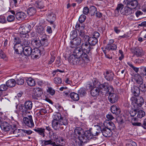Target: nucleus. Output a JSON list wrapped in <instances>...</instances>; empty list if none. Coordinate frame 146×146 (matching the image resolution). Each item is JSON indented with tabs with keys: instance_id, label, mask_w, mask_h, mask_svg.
I'll list each match as a JSON object with an SVG mask.
<instances>
[{
	"instance_id": "nucleus-1",
	"label": "nucleus",
	"mask_w": 146,
	"mask_h": 146,
	"mask_svg": "<svg viewBox=\"0 0 146 146\" xmlns=\"http://www.w3.org/2000/svg\"><path fill=\"white\" fill-rule=\"evenodd\" d=\"M92 136L91 133V130L85 131L79 138V141L77 143L78 146H84L85 143H87V140H89L92 138Z\"/></svg>"
},
{
	"instance_id": "nucleus-2",
	"label": "nucleus",
	"mask_w": 146,
	"mask_h": 146,
	"mask_svg": "<svg viewBox=\"0 0 146 146\" xmlns=\"http://www.w3.org/2000/svg\"><path fill=\"white\" fill-rule=\"evenodd\" d=\"M132 104L135 108H138L144 104V101L142 97L141 96H132L130 99Z\"/></svg>"
},
{
	"instance_id": "nucleus-3",
	"label": "nucleus",
	"mask_w": 146,
	"mask_h": 146,
	"mask_svg": "<svg viewBox=\"0 0 146 146\" xmlns=\"http://www.w3.org/2000/svg\"><path fill=\"white\" fill-rule=\"evenodd\" d=\"M33 107V103L30 101H26L24 105H21L19 107V109L24 114V113H27L29 112L28 111L31 110Z\"/></svg>"
},
{
	"instance_id": "nucleus-4",
	"label": "nucleus",
	"mask_w": 146,
	"mask_h": 146,
	"mask_svg": "<svg viewBox=\"0 0 146 146\" xmlns=\"http://www.w3.org/2000/svg\"><path fill=\"white\" fill-rule=\"evenodd\" d=\"M123 3L132 9H138V2L137 0H124Z\"/></svg>"
},
{
	"instance_id": "nucleus-5",
	"label": "nucleus",
	"mask_w": 146,
	"mask_h": 146,
	"mask_svg": "<svg viewBox=\"0 0 146 146\" xmlns=\"http://www.w3.org/2000/svg\"><path fill=\"white\" fill-rule=\"evenodd\" d=\"M68 61L72 64H81L82 60L80 59L79 56L72 54L69 56Z\"/></svg>"
},
{
	"instance_id": "nucleus-6",
	"label": "nucleus",
	"mask_w": 146,
	"mask_h": 146,
	"mask_svg": "<svg viewBox=\"0 0 146 146\" xmlns=\"http://www.w3.org/2000/svg\"><path fill=\"white\" fill-rule=\"evenodd\" d=\"M3 119L0 117V127L1 129L4 131H7L11 130L13 125H10L8 122L5 121H2Z\"/></svg>"
},
{
	"instance_id": "nucleus-7",
	"label": "nucleus",
	"mask_w": 146,
	"mask_h": 146,
	"mask_svg": "<svg viewBox=\"0 0 146 146\" xmlns=\"http://www.w3.org/2000/svg\"><path fill=\"white\" fill-rule=\"evenodd\" d=\"M96 83H92L91 84H89L90 88L91 89V94L93 96H98L101 93L98 87L94 85Z\"/></svg>"
},
{
	"instance_id": "nucleus-8",
	"label": "nucleus",
	"mask_w": 146,
	"mask_h": 146,
	"mask_svg": "<svg viewBox=\"0 0 146 146\" xmlns=\"http://www.w3.org/2000/svg\"><path fill=\"white\" fill-rule=\"evenodd\" d=\"M23 121L25 125L30 128H32L34 126L32 117L31 115H29L28 117H24Z\"/></svg>"
},
{
	"instance_id": "nucleus-9",
	"label": "nucleus",
	"mask_w": 146,
	"mask_h": 146,
	"mask_svg": "<svg viewBox=\"0 0 146 146\" xmlns=\"http://www.w3.org/2000/svg\"><path fill=\"white\" fill-rule=\"evenodd\" d=\"M43 90L39 88H34L33 90L32 97L33 98L37 99L41 96L43 93Z\"/></svg>"
},
{
	"instance_id": "nucleus-10",
	"label": "nucleus",
	"mask_w": 146,
	"mask_h": 146,
	"mask_svg": "<svg viewBox=\"0 0 146 146\" xmlns=\"http://www.w3.org/2000/svg\"><path fill=\"white\" fill-rule=\"evenodd\" d=\"M119 98V97L118 95L115 93L110 94L108 97L109 102L112 104L117 102Z\"/></svg>"
},
{
	"instance_id": "nucleus-11",
	"label": "nucleus",
	"mask_w": 146,
	"mask_h": 146,
	"mask_svg": "<svg viewBox=\"0 0 146 146\" xmlns=\"http://www.w3.org/2000/svg\"><path fill=\"white\" fill-rule=\"evenodd\" d=\"M120 13L123 15L127 16L131 14L132 13V9L128 6L123 7L120 11Z\"/></svg>"
},
{
	"instance_id": "nucleus-12",
	"label": "nucleus",
	"mask_w": 146,
	"mask_h": 146,
	"mask_svg": "<svg viewBox=\"0 0 146 146\" xmlns=\"http://www.w3.org/2000/svg\"><path fill=\"white\" fill-rule=\"evenodd\" d=\"M81 42V39L79 37L73 38L70 42V46L72 48H76L80 44Z\"/></svg>"
},
{
	"instance_id": "nucleus-13",
	"label": "nucleus",
	"mask_w": 146,
	"mask_h": 146,
	"mask_svg": "<svg viewBox=\"0 0 146 146\" xmlns=\"http://www.w3.org/2000/svg\"><path fill=\"white\" fill-rule=\"evenodd\" d=\"M132 53L133 54V55L132 56L133 57L135 55L137 57H140L143 55V51L141 48L136 47L132 50L131 51Z\"/></svg>"
},
{
	"instance_id": "nucleus-14",
	"label": "nucleus",
	"mask_w": 146,
	"mask_h": 146,
	"mask_svg": "<svg viewBox=\"0 0 146 146\" xmlns=\"http://www.w3.org/2000/svg\"><path fill=\"white\" fill-rule=\"evenodd\" d=\"M102 135L105 137H110L112 134V132L106 127H104L103 126V129L102 131Z\"/></svg>"
},
{
	"instance_id": "nucleus-15",
	"label": "nucleus",
	"mask_w": 146,
	"mask_h": 146,
	"mask_svg": "<svg viewBox=\"0 0 146 146\" xmlns=\"http://www.w3.org/2000/svg\"><path fill=\"white\" fill-rule=\"evenodd\" d=\"M22 50L23 54L26 56H29L31 54L32 49L29 46H23Z\"/></svg>"
},
{
	"instance_id": "nucleus-16",
	"label": "nucleus",
	"mask_w": 146,
	"mask_h": 146,
	"mask_svg": "<svg viewBox=\"0 0 146 146\" xmlns=\"http://www.w3.org/2000/svg\"><path fill=\"white\" fill-rule=\"evenodd\" d=\"M34 130L42 137H45V133H46L45 129L42 128L35 127Z\"/></svg>"
},
{
	"instance_id": "nucleus-17",
	"label": "nucleus",
	"mask_w": 146,
	"mask_h": 146,
	"mask_svg": "<svg viewBox=\"0 0 146 146\" xmlns=\"http://www.w3.org/2000/svg\"><path fill=\"white\" fill-rule=\"evenodd\" d=\"M47 20L50 23V24H52L56 19L54 14L51 12L48 13L47 14Z\"/></svg>"
},
{
	"instance_id": "nucleus-18",
	"label": "nucleus",
	"mask_w": 146,
	"mask_h": 146,
	"mask_svg": "<svg viewBox=\"0 0 146 146\" xmlns=\"http://www.w3.org/2000/svg\"><path fill=\"white\" fill-rule=\"evenodd\" d=\"M91 45L88 42H85L83 43L81 45V48L83 51L89 52L90 50Z\"/></svg>"
},
{
	"instance_id": "nucleus-19",
	"label": "nucleus",
	"mask_w": 146,
	"mask_h": 146,
	"mask_svg": "<svg viewBox=\"0 0 146 146\" xmlns=\"http://www.w3.org/2000/svg\"><path fill=\"white\" fill-rule=\"evenodd\" d=\"M89 52L83 51V52L79 56L80 59L82 60V63L83 61H87L89 60V57L88 55Z\"/></svg>"
},
{
	"instance_id": "nucleus-20",
	"label": "nucleus",
	"mask_w": 146,
	"mask_h": 146,
	"mask_svg": "<svg viewBox=\"0 0 146 146\" xmlns=\"http://www.w3.org/2000/svg\"><path fill=\"white\" fill-rule=\"evenodd\" d=\"M26 17V15L25 13L22 12H19L15 14L16 18L19 20H22Z\"/></svg>"
},
{
	"instance_id": "nucleus-21",
	"label": "nucleus",
	"mask_w": 146,
	"mask_h": 146,
	"mask_svg": "<svg viewBox=\"0 0 146 146\" xmlns=\"http://www.w3.org/2000/svg\"><path fill=\"white\" fill-rule=\"evenodd\" d=\"M111 110L113 113L116 115H118L120 113V110L119 107L113 105L111 106Z\"/></svg>"
},
{
	"instance_id": "nucleus-22",
	"label": "nucleus",
	"mask_w": 146,
	"mask_h": 146,
	"mask_svg": "<svg viewBox=\"0 0 146 146\" xmlns=\"http://www.w3.org/2000/svg\"><path fill=\"white\" fill-rule=\"evenodd\" d=\"M98 88L101 93H105L108 88V85L106 83L99 85Z\"/></svg>"
},
{
	"instance_id": "nucleus-23",
	"label": "nucleus",
	"mask_w": 146,
	"mask_h": 146,
	"mask_svg": "<svg viewBox=\"0 0 146 146\" xmlns=\"http://www.w3.org/2000/svg\"><path fill=\"white\" fill-rule=\"evenodd\" d=\"M113 73L111 71H107L105 76V78L107 80L112 81L113 80Z\"/></svg>"
},
{
	"instance_id": "nucleus-24",
	"label": "nucleus",
	"mask_w": 146,
	"mask_h": 146,
	"mask_svg": "<svg viewBox=\"0 0 146 146\" xmlns=\"http://www.w3.org/2000/svg\"><path fill=\"white\" fill-rule=\"evenodd\" d=\"M123 7V5L122 3L117 4L116 9L114 11V14L115 16L117 17L119 15V11Z\"/></svg>"
},
{
	"instance_id": "nucleus-25",
	"label": "nucleus",
	"mask_w": 146,
	"mask_h": 146,
	"mask_svg": "<svg viewBox=\"0 0 146 146\" xmlns=\"http://www.w3.org/2000/svg\"><path fill=\"white\" fill-rule=\"evenodd\" d=\"M88 42L91 46H94L98 43V40L96 38L90 37L89 38Z\"/></svg>"
},
{
	"instance_id": "nucleus-26",
	"label": "nucleus",
	"mask_w": 146,
	"mask_h": 146,
	"mask_svg": "<svg viewBox=\"0 0 146 146\" xmlns=\"http://www.w3.org/2000/svg\"><path fill=\"white\" fill-rule=\"evenodd\" d=\"M23 48V45L20 44L19 45H18L17 44H15L14 46V49L15 53L17 54H19V51L21 52Z\"/></svg>"
},
{
	"instance_id": "nucleus-27",
	"label": "nucleus",
	"mask_w": 146,
	"mask_h": 146,
	"mask_svg": "<svg viewBox=\"0 0 146 146\" xmlns=\"http://www.w3.org/2000/svg\"><path fill=\"white\" fill-rule=\"evenodd\" d=\"M82 48L79 47H77L75 48L73 51L74 55L79 56L83 52Z\"/></svg>"
},
{
	"instance_id": "nucleus-28",
	"label": "nucleus",
	"mask_w": 146,
	"mask_h": 146,
	"mask_svg": "<svg viewBox=\"0 0 146 146\" xmlns=\"http://www.w3.org/2000/svg\"><path fill=\"white\" fill-rule=\"evenodd\" d=\"M36 12V9L34 7H30L27 10V13L30 16L34 15Z\"/></svg>"
},
{
	"instance_id": "nucleus-29",
	"label": "nucleus",
	"mask_w": 146,
	"mask_h": 146,
	"mask_svg": "<svg viewBox=\"0 0 146 146\" xmlns=\"http://www.w3.org/2000/svg\"><path fill=\"white\" fill-rule=\"evenodd\" d=\"M140 90L139 87L134 86L133 88L132 89V92L135 96H137L140 93Z\"/></svg>"
},
{
	"instance_id": "nucleus-30",
	"label": "nucleus",
	"mask_w": 146,
	"mask_h": 146,
	"mask_svg": "<svg viewBox=\"0 0 146 146\" xmlns=\"http://www.w3.org/2000/svg\"><path fill=\"white\" fill-rule=\"evenodd\" d=\"M106 123H104V125H106L105 127L111 131L114 130L115 128V126L114 123L111 121H110L106 124Z\"/></svg>"
},
{
	"instance_id": "nucleus-31",
	"label": "nucleus",
	"mask_w": 146,
	"mask_h": 146,
	"mask_svg": "<svg viewBox=\"0 0 146 146\" xmlns=\"http://www.w3.org/2000/svg\"><path fill=\"white\" fill-rule=\"evenodd\" d=\"M32 44L35 48L38 47L40 46L41 40L37 38L33 39L32 41Z\"/></svg>"
},
{
	"instance_id": "nucleus-32",
	"label": "nucleus",
	"mask_w": 146,
	"mask_h": 146,
	"mask_svg": "<svg viewBox=\"0 0 146 146\" xmlns=\"http://www.w3.org/2000/svg\"><path fill=\"white\" fill-rule=\"evenodd\" d=\"M70 96L71 98L74 101H77L79 99V94L73 92L70 93Z\"/></svg>"
},
{
	"instance_id": "nucleus-33",
	"label": "nucleus",
	"mask_w": 146,
	"mask_h": 146,
	"mask_svg": "<svg viewBox=\"0 0 146 146\" xmlns=\"http://www.w3.org/2000/svg\"><path fill=\"white\" fill-rule=\"evenodd\" d=\"M117 48V46L115 44L107 45L105 47V49L109 51L110 50H115Z\"/></svg>"
},
{
	"instance_id": "nucleus-34",
	"label": "nucleus",
	"mask_w": 146,
	"mask_h": 146,
	"mask_svg": "<svg viewBox=\"0 0 146 146\" xmlns=\"http://www.w3.org/2000/svg\"><path fill=\"white\" fill-rule=\"evenodd\" d=\"M59 125H66L68 124V121L65 117H62L59 121Z\"/></svg>"
},
{
	"instance_id": "nucleus-35",
	"label": "nucleus",
	"mask_w": 146,
	"mask_h": 146,
	"mask_svg": "<svg viewBox=\"0 0 146 146\" xmlns=\"http://www.w3.org/2000/svg\"><path fill=\"white\" fill-rule=\"evenodd\" d=\"M19 129H17V126L15 125H13L12 128L11 130V132H13V134L14 135V136L15 137H17V135L19 131Z\"/></svg>"
},
{
	"instance_id": "nucleus-36",
	"label": "nucleus",
	"mask_w": 146,
	"mask_h": 146,
	"mask_svg": "<svg viewBox=\"0 0 146 146\" xmlns=\"http://www.w3.org/2000/svg\"><path fill=\"white\" fill-rule=\"evenodd\" d=\"M47 111L44 108H41L39 110V112L37 113V115L39 116L42 117V115H44L47 113Z\"/></svg>"
},
{
	"instance_id": "nucleus-37",
	"label": "nucleus",
	"mask_w": 146,
	"mask_h": 146,
	"mask_svg": "<svg viewBox=\"0 0 146 146\" xmlns=\"http://www.w3.org/2000/svg\"><path fill=\"white\" fill-rule=\"evenodd\" d=\"M138 119L136 117H133L132 119V124L134 126H142V127L143 124L140 122H133L132 121H138Z\"/></svg>"
},
{
	"instance_id": "nucleus-38",
	"label": "nucleus",
	"mask_w": 146,
	"mask_h": 146,
	"mask_svg": "<svg viewBox=\"0 0 146 146\" xmlns=\"http://www.w3.org/2000/svg\"><path fill=\"white\" fill-rule=\"evenodd\" d=\"M52 127L55 130H57L58 127L60 125H59L58 121L54 120L52 121Z\"/></svg>"
},
{
	"instance_id": "nucleus-39",
	"label": "nucleus",
	"mask_w": 146,
	"mask_h": 146,
	"mask_svg": "<svg viewBox=\"0 0 146 146\" xmlns=\"http://www.w3.org/2000/svg\"><path fill=\"white\" fill-rule=\"evenodd\" d=\"M133 82L135 81L136 82H143V80L141 77L139 75L135 76L132 80Z\"/></svg>"
},
{
	"instance_id": "nucleus-40",
	"label": "nucleus",
	"mask_w": 146,
	"mask_h": 146,
	"mask_svg": "<svg viewBox=\"0 0 146 146\" xmlns=\"http://www.w3.org/2000/svg\"><path fill=\"white\" fill-rule=\"evenodd\" d=\"M86 89L84 88H81L78 90V94L81 97L85 96L87 94Z\"/></svg>"
},
{
	"instance_id": "nucleus-41",
	"label": "nucleus",
	"mask_w": 146,
	"mask_h": 146,
	"mask_svg": "<svg viewBox=\"0 0 146 146\" xmlns=\"http://www.w3.org/2000/svg\"><path fill=\"white\" fill-rule=\"evenodd\" d=\"M83 132V130L82 128L80 127H76L74 130V133L77 135H79L80 136L81 133Z\"/></svg>"
},
{
	"instance_id": "nucleus-42",
	"label": "nucleus",
	"mask_w": 146,
	"mask_h": 146,
	"mask_svg": "<svg viewBox=\"0 0 146 146\" xmlns=\"http://www.w3.org/2000/svg\"><path fill=\"white\" fill-rule=\"evenodd\" d=\"M103 128V126L102 125L101 126L99 125H95L94 129L95 130H96V132L98 134V135L100 134L101 133H102V131Z\"/></svg>"
},
{
	"instance_id": "nucleus-43",
	"label": "nucleus",
	"mask_w": 146,
	"mask_h": 146,
	"mask_svg": "<svg viewBox=\"0 0 146 146\" xmlns=\"http://www.w3.org/2000/svg\"><path fill=\"white\" fill-rule=\"evenodd\" d=\"M90 12L92 16H94L97 11V8L94 6H91L90 7Z\"/></svg>"
},
{
	"instance_id": "nucleus-44",
	"label": "nucleus",
	"mask_w": 146,
	"mask_h": 146,
	"mask_svg": "<svg viewBox=\"0 0 146 146\" xmlns=\"http://www.w3.org/2000/svg\"><path fill=\"white\" fill-rule=\"evenodd\" d=\"M56 141L57 142H58V144L62 146L64 145L66 142L65 140L62 137L58 138Z\"/></svg>"
},
{
	"instance_id": "nucleus-45",
	"label": "nucleus",
	"mask_w": 146,
	"mask_h": 146,
	"mask_svg": "<svg viewBox=\"0 0 146 146\" xmlns=\"http://www.w3.org/2000/svg\"><path fill=\"white\" fill-rule=\"evenodd\" d=\"M29 30L28 29V30H27L26 32H24L25 33H21L20 35V37L23 40L24 39H28L29 37V35L27 33L29 32Z\"/></svg>"
},
{
	"instance_id": "nucleus-46",
	"label": "nucleus",
	"mask_w": 146,
	"mask_h": 146,
	"mask_svg": "<svg viewBox=\"0 0 146 146\" xmlns=\"http://www.w3.org/2000/svg\"><path fill=\"white\" fill-rule=\"evenodd\" d=\"M62 117L61 114L60 113L58 112L54 115L53 120L58 121H59L60 120V119H61Z\"/></svg>"
},
{
	"instance_id": "nucleus-47",
	"label": "nucleus",
	"mask_w": 146,
	"mask_h": 146,
	"mask_svg": "<svg viewBox=\"0 0 146 146\" xmlns=\"http://www.w3.org/2000/svg\"><path fill=\"white\" fill-rule=\"evenodd\" d=\"M40 50L36 48H33L32 50L31 54L33 55H35V57L38 56V54H40Z\"/></svg>"
},
{
	"instance_id": "nucleus-48",
	"label": "nucleus",
	"mask_w": 146,
	"mask_h": 146,
	"mask_svg": "<svg viewBox=\"0 0 146 146\" xmlns=\"http://www.w3.org/2000/svg\"><path fill=\"white\" fill-rule=\"evenodd\" d=\"M145 115V112L142 110H140L137 112V116L138 118H141Z\"/></svg>"
},
{
	"instance_id": "nucleus-49",
	"label": "nucleus",
	"mask_w": 146,
	"mask_h": 146,
	"mask_svg": "<svg viewBox=\"0 0 146 146\" xmlns=\"http://www.w3.org/2000/svg\"><path fill=\"white\" fill-rule=\"evenodd\" d=\"M77 32L76 30H74L72 31L70 34V37L71 39H72L77 37Z\"/></svg>"
},
{
	"instance_id": "nucleus-50",
	"label": "nucleus",
	"mask_w": 146,
	"mask_h": 146,
	"mask_svg": "<svg viewBox=\"0 0 146 146\" xmlns=\"http://www.w3.org/2000/svg\"><path fill=\"white\" fill-rule=\"evenodd\" d=\"M41 44L44 46H46L48 45V43L46 38H42L41 40Z\"/></svg>"
},
{
	"instance_id": "nucleus-51",
	"label": "nucleus",
	"mask_w": 146,
	"mask_h": 146,
	"mask_svg": "<svg viewBox=\"0 0 146 146\" xmlns=\"http://www.w3.org/2000/svg\"><path fill=\"white\" fill-rule=\"evenodd\" d=\"M113 87L110 86H108V88H107V89H106L105 93H108L109 95L110 94L113 93H113Z\"/></svg>"
},
{
	"instance_id": "nucleus-52",
	"label": "nucleus",
	"mask_w": 146,
	"mask_h": 146,
	"mask_svg": "<svg viewBox=\"0 0 146 146\" xmlns=\"http://www.w3.org/2000/svg\"><path fill=\"white\" fill-rule=\"evenodd\" d=\"M139 88L141 92L146 91V85L142 83L140 85Z\"/></svg>"
},
{
	"instance_id": "nucleus-53",
	"label": "nucleus",
	"mask_w": 146,
	"mask_h": 146,
	"mask_svg": "<svg viewBox=\"0 0 146 146\" xmlns=\"http://www.w3.org/2000/svg\"><path fill=\"white\" fill-rule=\"evenodd\" d=\"M47 92L49 93V94L52 96L54 94L55 91L51 87H48V89H47Z\"/></svg>"
},
{
	"instance_id": "nucleus-54",
	"label": "nucleus",
	"mask_w": 146,
	"mask_h": 146,
	"mask_svg": "<svg viewBox=\"0 0 146 146\" xmlns=\"http://www.w3.org/2000/svg\"><path fill=\"white\" fill-rule=\"evenodd\" d=\"M36 31L38 34L42 35L44 33V30L43 27L40 26L37 29Z\"/></svg>"
},
{
	"instance_id": "nucleus-55",
	"label": "nucleus",
	"mask_w": 146,
	"mask_h": 146,
	"mask_svg": "<svg viewBox=\"0 0 146 146\" xmlns=\"http://www.w3.org/2000/svg\"><path fill=\"white\" fill-rule=\"evenodd\" d=\"M86 16L84 15H81L79 18V22L81 23L84 22L86 20Z\"/></svg>"
},
{
	"instance_id": "nucleus-56",
	"label": "nucleus",
	"mask_w": 146,
	"mask_h": 146,
	"mask_svg": "<svg viewBox=\"0 0 146 146\" xmlns=\"http://www.w3.org/2000/svg\"><path fill=\"white\" fill-rule=\"evenodd\" d=\"M7 19L8 22H12L14 21L15 17L14 15H9L7 17Z\"/></svg>"
},
{
	"instance_id": "nucleus-57",
	"label": "nucleus",
	"mask_w": 146,
	"mask_h": 146,
	"mask_svg": "<svg viewBox=\"0 0 146 146\" xmlns=\"http://www.w3.org/2000/svg\"><path fill=\"white\" fill-rule=\"evenodd\" d=\"M35 5L36 7L40 9H43L44 7V6L43 5L42 3L41 2H39L38 3H35Z\"/></svg>"
},
{
	"instance_id": "nucleus-58",
	"label": "nucleus",
	"mask_w": 146,
	"mask_h": 146,
	"mask_svg": "<svg viewBox=\"0 0 146 146\" xmlns=\"http://www.w3.org/2000/svg\"><path fill=\"white\" fill-rule=\"evenodd\" d=\"M134 110H132L130 112V114L131 116L134 117L137 113V108H135Z\"/></svg>"
},
{
	"instance_id": "nucleus-59",
	"label": "nucleus",
	"mask_w": 146,
	"mask_h": 146,
	"mask_svg": "<svg viewBox=\"0 0 146 146\" xmlns=\"http://www.w3.org/2000/svg\"><path fill=\"white\" fill-rule=\"evenodd\" d=\"M90 12V10L88 7H85L83 9V13L84 15H87Z\"/></svg>"
},
{
	"instance_id": "nucleus-60",
	"label": "nucleus",
	"mask_w": 146,
	"mask_h": 146,
	"mask_svg": "<svg viewBox=\"0 0 146 146\" xmlns=\"http://www.w3.org/2000/svg\"><path fill=\"white\" fill-rule=\"evenodd\" d=\"M70 137L71 139L74 140H75L77 138H78L79 140V138L80 137V136H79V135H78L76 134H75L74 133L71 134Z\"/></svg>"
},
{
	"instance_id": "nucleus-61",
	"label": "nucleus",
	"mask_w": 146,
	"mask_h": 146,
	"mask_svg": "<svg viewBox=\"0 0 146 146\" xmlns=\"http://www.w3.org/2000/svg\"><path fill=\"white\" fill-rule=\"evenodd\" d=\"M0 58L5 60L7 59V56L5 54L2 50L0 51Z\"/></svg>"
},
{
	"instance_id": "nucleus-62",
	"label": "nucleus",
	"mask_w": 146,
	"mask_h": 146,
	"mask_svg": "<svg viewBox=\"0 0 146 146\" xmlns=\"http://www.w3.org/2000/svg\"><path fill=\"white\" fill-rule=\"evenodd\" d=\"M30 41L28 39H24L23 42V44L24 46H29Z\"/></svg>"
},
{
	"instance_id": "nucleus-63",
	"label": "nucleus",
	"mask_w": 146,
	"mask_h": 146,
	"mask_svg": "<svg viewBox=\"0 0 146 146\" xmlns=\"http://www.w3.org/2000/svg\"><path fill=\"white\" fill-rule=\"evenodd\" d=\"M50 135L51 137H52L54 139H55L56 141V139L58 138V136L57 135V133L53 131H51V133H50Z\"/></svg>"
},
{
	"instance_id": "nucleus-64",
	"label": "nucleus",
	"mask_w": 146,
	"mask_h": 146,
	"mask_svg": "<svg viewBox=\"0 0 146 146\" xmlns=\"http://www.w3.org/2000/svg\"><path fill=\"white\" fill-rule=\"evenodd\" d=\"M7 88V85L2 84L0 86V91H3L6 90Z\"/></svg>"
}]
</instances>
